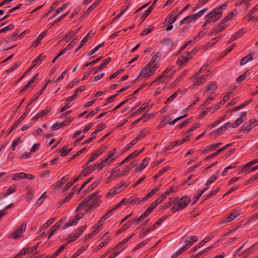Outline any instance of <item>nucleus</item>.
<instances>
[{
	"mask_svg": "<svg viewBox=\"0 0 258 258\" xmlns=\"http://www.w3.org/2000/svg\"><path fill=\"white\" fill-rule=\"evenodd\" d=\"M173 12H171L169 14V17H168V19H169V21H168V23H169V24H173V23H174L176 20L177 19L178 16H179V14H177L176 15H175V16L174 17H172V16L173 15Z\"/></svg>",
	"mask_w": 258,
	"mask_h": 258,
	"instance_id": "28",
	"label": "nucleus"
},
{
	"mask_svg": "<svg viewBox=\"0 0 258 258\" xmlns=\"http://www.w3.org/2000/svg\"><path fill=\"white\" fill-rule=\"evenodd\" d=\"M27 114L25 112L14 123L12 128L9 131L8 134H10L25 118Z\"/></svg>",
	"mask_w": 258,
	"mask_h": 258,
	"instance_id": "15",
	"label": "nucleus"
},
{
	"mask_svg": "<svg viewBox=\"0 0 258 258\" xmlns=\"http://www.w3.org/2000/svg\"><path fill=\"white\" fill-rule=\"evenodd\" d=\"M14 28V25L13 24H11L3 28V29L0 30V33L2 32H5L11 30L13 29Z\"/></svg>",
	"mask_w": 258,
	"mask_h": 258,
	"instance_id": "53",
	"label": "nucleus"
},
{
	"mask_svg": "<svg viewBox=\"0 0 258 258\" xmlns=\"http://www.w3.org/2000/svg\"><path fill=\"white\" fill-rule=\"evenodd\" d=\"M118 95V93H116L110 97H109V98H108L107 99V101L106 102V103H105V105H107L111 102H112L113 101H114L115 98Z\"/></svg>",
	"mask_w": 258,
	"mask_h": 258,
	"instance_id": "55",
	"label": "nucleus"
},
{
	"mask_svg": "<svg viewBox=\"0 0 258 258\" xmlns=\"http://www.w3.org/2000/svg\"><path fill=\"white\" fill-rule=\"evenodd\" d=\"M230 125L231 124L229 122L224 124L222 126L215 131V134L217 135L222 134V133L225 131L228 127H230Z\"/></svg>",
	"mask_w": 258,
	"mask_h": 258,
	"instance_id": "16",
	"label": "nucleus"
},
{
	"mask_svg": "<svg viewBox=\"0 0 258 258\" xmlns=\"http://www.w3.org/2000/svg\"><path fill=\"white\" fill-rule=\"evenodd\" d=\"M12 178L13 180H17L19 179L25 178L24 173L21 172V173H16L14 175V176L12 177Z\"/></svg>",
	"mask_w": 258,
	"mask_h": 258,
	"instance_id": "40",
	"label": "nucleus"
},
{
	"mask_svg": "<svg viewBox=\"0 0 258 258\" xmlns=\"http://www.w3.org/2000/svg\"><path fill=\"white\" fill-rule=\"evenodd\" d=\"M68 175H67L63 176V177H62V178L59 181H57L56 183V186L57 187L62 186L64 184L63 181H67V180L68 179Z\"/></svg>",
	"mask_w": 258,
	"mask_h": 258,
	"instance_id": "36",
	"label": "nucleus"
},
{
	"mask_svg": "<svg viewBox=\"0 0 258 258\" xmlns=\"http://www.w3.org/2000/svg\"><path fill=\"white\" fill-rule=\"evenodd\" d=\"M93 35V34L89 32L87 35L83 39V40L81 41L80 44L78 48L76 50L77 51L78 50L80 49L83 45L88 40V39Z\"/></svg>",
	"mask_w": 258,
	"mask_h": 258,
	"instance_id": "20",
	"label": "nucleus"
},
{
	"mask_svg": "<svg viewBox=\"0 0 258 258\" xmlns=\"http://www.w3.org/2000/svg\"><path fill=\"white\" fill-rule=\"evenodd\" d=\"M103 151L102 148H100L99 150L94 151L91 157L86 163V165H88L90 162L95 160L98 156H99Z\"/></svg>",
	"mask_w": 258,
	"mask_h": 258,
	"instance_id": "11",
	"label": "nucleus"
},
{
	"mask_svg": "<svg viewBox=\"0 0 258 258\" xmlns=\"http://www.w3.org/2000/svg\"><path fill=\"white\" fill-rule=\"evenodd\" d=\"M21 141V138L18 137L15 140H14L11 145V149L13 151H15L16 147L18 145L19 143Z\"/></svg>",
	"mask_w": 258,
	"mask_h": 258,
	"instance_id": "50",
	"label": "nucleus"
},
{
	"mask_svg": "<svg viewBox=\"0 0 258 258\" xmlns=\"http://www.w3.org/2000/svg\"><path fill=\"white\" fill-rule=\"evenodd\" d=\"M68 6V3H65L63 5H62L60 7H59L57 9L56 11V14H58L60 12L66 9Z\"/></svg>",
	"mask_w": 258,
	"mask_h": 258,
	"instance_id": "60",
	"label": "nucleus"
},
{
	"mask_svg": "<svg viewBox=\"0 0 258 258\" xmlns=\"http://www.w3.org/2000/svg\"><path fill=\"white\" fill-rule=\"evenodd\" d=\"M258 121L255 119H252L249 121L245 122L241 127V130L249 132L254 126L257 125L256 123Z\"/></svg>",
	"mask_w": 258,
	"mask_h": 258,
	"instance_id": "7",
	"label": "nucleus"
},
{
	"mask_svg": "<svg viewBox=\"0 0 258 258\" xmlns=\"http://www.w3.org/2000/svg\"><path fill=\"white\" fill-rule=\"evenodd\" d=\"M222 12L219 11L218 8L213 10L206 16L205 18L206 20L203 27H205L210 22H215L219 20L222 16Z\"/></svg>",
	"mask_w": 258,
	"mask_h": 258,
	"instance_id": "2",
	"label": "nucleus"
},
{
	"mask_svg": "<svg viewBox=\"0 0 258 258\" xmlns=\"http://www.w3.org/2000/svg\"><path fill=\"white\" fill-rule=\"evenodd\" d=\"M135 167V165L131 166H125L124 169L120 172L118 175V177L123 176L129 172L131 169H132Z\"/></svg>",
	"mask_w": 258,
	"mask_h": 258,
	"instance_id": "25",
	"label": "nucleus"
},
{
	"mask_svg": "<svg viewBox=\"0 0 258 258\" xmlns=\"http://www.w3.org/2000/svg\"><path fill=\"white\" fill-rule=\"evenodd\" d=\"M45 55H43L42 54H41L39 55L37 57H36L33 61V64L31 66V67L33 68L35 67L36 65L38 64H39L42 60L44 59L45 57Z\"/></svg>",
	"mask_w": 258,
	"mask_h": 258,
	"instance_id": "22",
	"label": "nucleus"
},
{
	"mask_svg": "<svg viewBox=\"0 0 258 258\" xmlns=\"http://www.w3.org/2000/svg\"><path fill=\"white\" fill-rule=\"evenodd\" d=\"M115 150V149L112 150L110 151L109 156L104 159V162L109 163L110 162L113 161L115 160V159L113 158V156L114 155Z\"/></svg>",
	"mask_w": 258,
	"mask_h": 258,
	"instance_id": "18",
	"label": "nucleus"
},
{
	"mask_svg": "<svg viewBox=\"0 0 258 258\" xmlns=\"http://www.w3.org/2000/svg\"><path fill=\"white\" fill-rule=\"evenodd\" d=\"M104 44V43L102 42L101 44H99L98 45H97L93 49H92L89 52H88V55L90 56V55L93 54L99 48L103 46Z\"/></svg>",
	"mask_w": 258,
	"mask_h": 258,
	"instance_id": "34",
	"label": "nucleus"
},
{
	"mask_svg": "<svg viewBox=\"0 0 258 258\" xmlns=\"http://www.w3.org/2000/svg\"><path fill=\"white\" fill-rule=\"evenodd\" d=\"M95 198H99V196L97 195V192H94L89 195L84 200H83L82 201L81 203L77 207L76 211L77 212L79 210L83 209V208H85V204L87 203L89 201L91 200L92 199H94Z\"/></svg>",
	"mask_w": 258,
	"mask_h": 258,
	"instance_id": "5",
	"label": "nucleus"
},
{
	"mask_svg": "<svg viewBox=\"0 0 258 258\" xmlns=\"http://www.w3.org/2000/svg\"><path fill=\"white\" fill-rule=\"evenodd\" d=\"M78 221L75 218H74L73 219L70 220L68 223H66L64 225L63 229H66L69 227L75 225L78 223Z\"/></svg>",
	"mask_w": 258,
	"mask_h": 258,
	"instance_id": "31",
	"label": "nucleus"
},
{
	"mask_svg": "<svg viewBox=\"0 0 258 258\" xmlns=\"http://www.w3.org/2000/svg\"><path fill=\"white\" fill-rule=\"evenodd\" d=\"M219 40L218 37H215L211 40V41L207 43L208 46H211L216 44Z\"/></svg>",
	"mask_w": 258,
	"mask_h": 258,
	"instance_id": "61",
	"label": "nucleus"
},
{
	"mask_svg": "<svg viewBox=\"0 0 258 258\" xmlns=\"http://www.w3.org/2000/svg\"><path fill=\"white\" fill-rule=\"evenodd\" d=\"M20 64H21L20 62H16L15 64L13 66H12L10 68H9L7 71V72L8 73H10V72H12L13 71H14V70H15L16 69L18 68L20 66Z\"/></svg>",
	"mask_w": 258,
	"mask_h": 258,
	"instance_id": "64",
	"label": "nucleus"
},
{
	"mask_svg": "<svg viewBox=\"0 0 258 258\" xmlns=\"http://www.w3.org/2000/svg\"><path fill=\"white\" fill-rule=\"evenodd\" d=\"M200 126V124L199 122L195 123L187 131V133L192 132L198 128Z\"/></svg>",
	"mask_w": 258,
	"mask_h": 258,
	"instance_id": "62",
	"label": "nucleus"
},
{
	"mask_svg": "<svg viewBox=\"0 0 258 258\" xmlns=\"http://www.w3.org/2000/svg\"><path fill=\"white\" fill-rule=\"evenodd\" d=\"M154 27L152 25L150 26L148 28L145 29L142 33L141 35H146L150 33L154 29Z\"/></svg>",
	"mask_w": 258,
	"mask_h": 258,
	"instance_id": "52",
	"label": "nucleus"
},
{
	"mask_svg": "<svg viewBox=\"0 0 258 258\" xmlns=\"http://www.w3.org/2000/svg\"><path fill=\"white\" fill-rule=\"evenodd\" d=\"M235 213H236V211H233L231 213L225 216V217L224 218V219L221 221V223L225 224V223L230 222L232 221V220H233L235 218L237 217L239 215V213L235 214Z\"/></svg>",
	"mask_w": 258,
	"mask_h": 258,
	"instance_id": "9",
	"label": "nucleus"
},
{
	"mask_svg": "<svg viewBox=\"0 0 258 258\" xmlns=\"http://www.w3.org/2000/svg\"><path fill=\"white\" fill-rule=\"evenodd\" d=\"M67 246V243H63L57 250H56L54 252V253L51 256L50 258H55Z\"/></svg>",
	"mask_w": 258,
	"mask_h": 258,
	"instance_id": "23",
	"label": "nucleus"
},
{
	"mask_svg": "<svg viewBox=\"0 0 258 258\" xmlns=\"http://www.w3.org/2000/svg\"><path fill=\"white\" fill-rule=\"evenodd\" d=\"M208 74L204 75H199V74H195L190 78L192 82V88H195L197 86L204 84L206 82V78Z\"/></svg>",
	"mask_w": 258,
	"mask_h": 258,
	"instance_id": "4",
	"label": "nucleus"
},
{
	"mask_svg": "<svg viewBox=\"0 0 258 258\" xmlns=\"http://www.w3.org/2000/svg\"><path fill=\"white\" fill-rule=\"evenodd\" d=\"M27 189L28 191L26 195V199L27 202H29L32 198L33 193L31 188L27 187Z\"/></svg>",
	"mask_w": 258,
	"mask_h": 258,
	"instance_id": "41",
	"label": "nucleus"
},
{
	"mask_svg": "<svg viewBox=\"0 0 258 258\" xmlns=\"http://www.w3.org/2000/svg\"><path fill=\"white\" fill-rule=\"evenodd\" d=\"M198 240V237L196 236H190L189 238V240H187L185 241V244L189 247L192 245L194 242H197Z\"/></svg>",
	"mask_w": 258,
	"mask_h": 258,
	"instance_id": "21",
	"label": "nucleus"
},
{
	"mask_svg": "<svg viewBox=\"0 0 258 258\" xmlns=\"http://www.w3.org/2000/svg\"><path fill=\"white\" fill-rule=\"evenodd\" d=\"M189 59L188 57H182L181 58L177 60L176 63L179 66L182 65L184 63L187 62Z\"/></svg>",
	"mask_w": 258,
	"mask_h": 258,
	"instance_id": "46",
	"label": "nucleus"
},
{
	"mask_svg": "<svg viewBox=\"0 0 258 258\" xmlns=\"http://www.w3.org/2000/svg\"><path fill=\"white\" fill-rule=\"evenodd\" d=\"M54 221V218H51L48 220L46 222H45L43 226L41 227L40 228V231H43L46 229L48 227H49L50 225L52 224Z\"/></svg>",
	"mask_w": 258,
	"mask_h": 258,
	"instance_id": "29",
	"label": "nucleus"
},
{
	"mask_svg": "<svg viewBox=\"0 0 258 258\" xmlns=\"http://www.w3.org/2000/svg\"><path fill=\"white\" fill-rule=\"evenodd\" d=\"M158 67L159 66H155V64L153 65L152 63H148L142 69L141 73L139 74L137 79L141 76H143L145 78L152 76Z\"/></svg>",
	"mask_w": 258,
	"mask_h": 258,
	"instance_id": "3",
	"label": "nucleus"
},
{
	"mask_svg": "<svg viewBox=\"0 0 258 258\" xmlns=\"http://www.w3.org/2000/svg\"><path fill=\"white\" fill-rule=\"evenodd\" d=\"M66 219V218H62L61 220H60L59 221V222H56L53 226L51 227V229H54L55 231H56V230H57V229H58V228L60 227V226L61 224L63 222H64V221H65Z\"/></svg>",
	"mask_w": 258,
	"mask_h": 258,
	"instance_id": "44",
	"label": "nucleus"
},
{
	"mask_svg": "<svg viewBox=\"0 0 258 258\" xmlns=\"http://www.w3.org/2000/svg\"><path fill=\"white\" fill-rule=\"evenodd\" d=\"M254 55V53H250L246 56L243 57L240 61V65L242 66L245 64L246 63H247L248 62L251 61L252 60H253V56Z\"/></svg>",
	"mask_w": 258,
	"mask_h": 258,
	"instance_id": "14",
	"label": "nucleus"
},
{
	"mask_svg": "<svg viewBox=\"0 0 258 258\" xmlns=\"http://www.w3.org/2000/svg\"><path fill=\"white\" fill-rule=\"evenodd\" d=\"M71 150V149H69V146L68 145L63 146L59 150L60 156L62 157L66 156L69 153Z\"/></svg>",
	"mask_w": 258,
	"mask_h": 258,
	"instance_id": "24",
	"label": "nucleus"
},
{
	"mask_svg": "<svg viewBox=\"0 0 258 258\" xmlns=\"http://www.w3.org/2000/svg\"><path fill=\"white\" fill-rule=\"evenodd\" d=\"M243 35V31L242 29H240L234 36H233L229 40L228 43H231L233 41L235 40L238 38L240 37Z\"/></svg>",
	"mask_w": 258,
	"mask_h": 258,
	"instance_id": "26",
	"label": "nucleus"
},
{
	"mask_svg": "<svg viewBox=\"0 0 258 258\" xmlns=\"http://www.w3.org/2000/svg\"><path fill=\"white\" fill-rule=\"evenodd\" d=\"M106 163L108 164L107 162H104V160H103L101 162L96 163L95 164V168H96V169H101L105 165V164Z\"/></svg>",
	"mask_w": 258,
	"mask_h": 258,
	"instance_id": "48",
	"label": "nucleus"
},
{
	"mask_svg": "<svg viewBox=\"0 0 258 258\" xmlns=\"http://www.w3.org/2000/svg\"><path fill=\"white\" fill-rule=\"evenodd\" d=\"M154 195V194L153 191H150L149 193L147 194V195L145 197H144L141 200V202H142L143 203L144 202H145L146 200L152 197Z\"/></svg>",
	"mask_w": 258,
	"mask_h": 258,
	"instance_id": "58",
	"label": "nucleus"
},
{
	"mask_svg": "<svg viewBox=\"0 0 258 258\" xmlns=\"http://www.w3.org/2000/svg\"><path fill=\"white\" fill-rule=\"evenodd\" d=\"M207 189H208V187H206V188H204L203 190H201L200 191V192L199 193V194L194 197L192 204H195L196 203V202L199 199V198L201 197V196L203 194V193L207 190Z\"/></svg>",
	"mask_w": 258,
	"mask_h": 258,
	"instance_id": "38",
	"label": "nucleus"
},
{
	"mask_svg": "<svg viewBox=\"0 0 258 258\" xmlns=\"http://www.w3.org/2000/svg\"><path fill=\"white\" fill-rule=\"evenodd\" d=\"M48 83H46L45 85L42 88V89L33 96L32 101L36 100L38 97L42 93V92L45 89Z\"/></svg>",
	"mask_w": 258,
	"mask_h": 258,
	"instance_id": "32",
	"label": "nucleus"
},
{
	"mask_svg": "<svg viewBox=\"0 0 258 258\" xmlns=\"http://www.w3.org/2000/svg\"><path fill=\"white\" fill-rule=\"evenodd\" d=\"M144 148L142 149L139 151H135L132 153H131L130 155H128L132 159L137 156L139 155L140 153H141L144 150Z\"/></svg>",
	"mask_w": 258,
	"mask_h": 258,
	"instance_id": "63",
	"label": "nucleus"
},
{
	"mask_svg": "<svg viewBox=\"0 0 258 258\" xmlns=\"http://www.w3.org/2000/svg\"><path fill=\"white\" fill-rule=\"evenodd\" d=\"M79 237V235H77V234H72L67 238V244L70 243L72 242L75 241Z\"/></svg>",
	"mask_w": 258,
	"mask_h": 258,
	"instance_id": "43",
	"label": "nucleus"
},
{
	"mask_svg": "<svg viewBox=\"0 0 258 258\" xmlns=\"http://www.w3.org/2000/svg\"><path fill=\"white\" fill-rule=\"evenodd\" d=\"M16 190V188L15 187H10L7 191L4 194L3 197H6L11 194L14 192Z\"/></svg>",
	"mask_w": 258,
	"mask_h": 258,
	"instance_id": "37",
	"label": "nucleus"
},
{
	"mask_svg": "<svg viewBox=\"0 0 258 258\" xmlns=\"http://www.w3.org/2000/svg\"><path fill=\"white\" fill-rule=\"evenodd\" d=\"M217 88V86L216 83H212L208 85L207 87L205 92H208L209 91H215Z\"/></svg>",
	"mask_w": 258,
	"mask_h": 258,
	"instance_id": "39",
	"label": "nucleus"
},
{
	"mask_svg": "<svg viewBox=\"0 0 258 258\" xmlns=\"http://www.w3.org/2000/svg\"><path fill=\"white\" fill-rule=\"evenodd\" d=\"M256 247V244L252 245L250 247L248 248L246 250H245L243 252H242L239 256H244L246 257L248 254L252 253V252L254 250V248Z\"/></svg>",
	"mask_w": 258,
	"mask_h": 258,
	"instance_id": "17",
	"label": "nucleus"
},
{
	"mask_svg": "<svg viewBox=\"0 0 258 258\" xmlns=\"http://www.w3.org/2000/svg\"><path fill=\"white\" fill-rule=\"evenodd\" d=\"M26 228V224L25 223H23L21 225L18 226L12 235L14 239H17L19 237L21 236V234L25 231Z\"/></svg>",
	"mask_w": 258,
	"mask_h": 258,
	"instance_id": "8",
	"label": "nucleus"
},
{
	"mask_svg": "<svg viewBox=\"0 0 258 258\" xmlns=\"http://www.w3.org/2000/svg\"><path fill=\"white\" fill-rule=\"evenodd\" d=\"M136 202H138L139 204L143 203L141 202V200L139 198H136L135 196L130 197L127 201V203L130 204H134Z\"/></svg>",
	"mask_w": 258,
	"mask_h": 258,
	"instance_id": "33",
	"label": "nucleus"
},
{
	"mask_svg": "<svg viewBox=\"0 0 258 258\" xmlns=\"http://www.w3.org/2000/svg\"><path fill=\"white\" fill-rule=\"evenodd\" d=\"M161 56V54L159 52H157L155 53L151 60V61L149 62V63H152V64H155V66H158V64L156 61L157 59L159 58Z\"/></svg>",
	"mask_w": 258,
	"mask_h": 258,
	"instance_id": "19",
	"label": "nucleus"
},
{
	"mask_svg": "<svg viewBox=\"0 0 258 258\" xmlns=\"http://www.w3.org/2000/svg\"><path fill=\"white\" fill-rule=\"evenodd\" d=\"M190 201V198L188 196H184L180 199L176 198L172 201L173 204L171 210L174 212L181 210L186 208Z\"/></svg>",
	"mask_w": 258,
	"mask_h": 258,
	"instance_id": "1",
	"label": "nucleus"
},
{
	"mask_svg": "<svg viewBox=\"0 0 258 258\" xmlns=\"http://www.w3.org/2000/svg\"><path fill=\"white\" fill-rule=\"evenodd\" d=\"M111 58L110 57H108L106 59H104L103 63L101 64L99 67L96 68L95 73H98L99 72L103 70L104 68H105L107 64L111 61Z\"/></svg>",
	"mask_w": 258,
	"mask_h": 258,
	"instance_id": "12",
	"label": "nucleus"
},
{
	"mask_svg": "<svg viewBox=\"0 0 258 258\" xmlns=\"http://www.w3.org/2000/svg\"><path fill=\"white\" fill-rule=\"evenodd\" d=\"M95 198H99V196L97 195V192H94L89 195L84 200H83L82 201L81 203L77 207L76 211L77 212L79 210L83 209V208H85V204L87 203L89 201L91 200L92 199H94Z\"/></svg>",
	"mask_w": 258,
	"mask_h": 258,
	"instance_id": "6",
	"label": "nucleus"
},
{
	"mask_svg": "<svg viewBox=\"0 0 258 258\" xmlns=\"http://www.w3.org/2000/svg\"><path fill=\"white\" fill-rule=\"evenodd\" d=\"M192 21V19L190 17V16H188L183 19L180 23V25H182L184 23L186 24H189Z\"/></svg>",
	"mask_w": 258,
	"mask_h": 258,
	"instance_id": "45",
	"label": "nucleus"
},
{
	"mask_svg": "<svg viewBox=\"0 0 258 258\" xmlns=\"http://www.w3.org/2000/svg\"><path fill=\"white\" fill-rule=\"evenodd\" d=\"M258 178V174L257 173L256 175L250 177L248 180L246 181L244 183L245 185H247L251 183L252 182L256 180Z\"/></svg>",
	"mask_w": 258,
	"mask_h": 258,
	"instance_id": "51",
	"label": "nucleus"
},
{
	"mask_svg": "<svg viewBox=\"0 0 258 258\" xmlns=\"http://www.w3.org/2000/svg\"><path fill=\"white\" fill-rule=\"evenodd\" d=\"M119 192V190L116 189L115 188H114L113 189H111L109 191V192L107 194V196L113 197Z\"/></svg>",
	"mask_w": 258,
	"mask_h": 258,
	"instance_id": "54",
	"label": "nucleus"
},
{
	"mask_svg": "<svg viewBox=\"0 0 258 258\" xmlns=\"http://www.w3.org/2000/svg\"><path fill=\"white\" fill-rule=\"evenodd\" d=\"M46 32L44 31L41 34H40L37 38L36 40L34 42L35 46L39 44L40 43V41L42 39H43L46 35Z\"/></svg>",
	"mask_w": 258,
	"mask_h": 258,
	"instance_id": "30",
	"label": "nucleus"
},
{
	"mask_svg": "<svg viewBox=\"0 0 258 258\" xmlns=\"http://www.w3.org/2000/svg\"><path fill=\"white\" fill-rule=\"evenodd\" d=\"M244 120V118H239L237 119L232 124L233 128H236L240 125L242 122Z\"/></svg>",
	"mask_w": 258,
	"mask_h": 258,
	"instance_id": "47",
	"label": "nucleus"
},
{
	"mask_svg": "<svg viewBox=\"0 0 258 258\" xmlns=\"http://www.w3.org/2000/svg\"><path fill=\"white\" fill-rule=\"evenodd\" d=\"M91 203L89 205L85 204V207H88V210H90L93 209L94 208L97 207L99 206L101 203V201L100 200V198H95L94 199L91 200Z\"/></svg>",
	"mask_w": 258,
	"mask_h": 258,
	"instance_id": "10",
	"label": "nucleus"
},
{
	"mask_svg": "<svg viewBox=\"0 0 258 258\" xmlns=\"http://www.w3.org/2000/svg\"><path fill=\"white\" fill-rule=\"evenodd\" d=\"M95 170H96V168H95V165L94 166H92L91 165H86V164L85 168L83 170H84L83 176H86L89 173H90L91 172H92L93 171H95Z\"/></svg>",
	"mask_w": 258,
	"mask_h": 258,
	"instance_id": "13",
	"label": "nucleus"
},
{
	"mask_svg": "<svg viewBox=\"0 0 258 258\" xmlns=\"http://www.w3.org/2000/svg\"><path fill=\"white\" fill-rule=\"evenodd\" d=\"M211 110L210 107L206 108L203 111H202L200 114L198 118H202L204 117Z\"/></svg>",
	"mask_w": 258,
	"mask_h": 258,
	"instance_id": "59",
	"label": "nucleus"
},
{
	"mask_svg": "<svg viewBox=\"0 0 258 258\" xmlns=\"http://www.w3.org/2000/svg\"><path fill=\"white\" fill-rule=\"evenodd\" d=\"M150 160L149 157L145 158L142 161L141 167H140V170H142L143 169H145L147 166L148 164L149 161Z\"/></svg>",
	"mask_w": 258,
	"mask_h": 258,
	"instance_id": "42",
	"label": "nucleus"
},
{
	"mask_svg": "<svg viewBox=\"0 0 258 258\" xmlns=\"http://www.w3.org/2000/svg\"><path fill=\"white\" fill-rule=\"evenodd\" d=\"M48 112V110H43L40 111V112L38 113L37 114H36L33 120H36L39 118L40 117H44L47 113Z\"/></svg>",
	"mask_w": 258,
	"mask_h": 258,
	"instance_id": "27",
	"label": "nucleus"
},
{
	"mask_svg": "<svg viewBox=\"0 0 258 258\" xmlns=\"http://www.w3.org/2000/svg\"><path fill=\"white\" fill-rule=\"evenodd\" d=\"M29 252V248H24L23 252L20 251L17 255H15L14 258H20L21 255L27 254Z\"/></svg>",
	"mask_w": 258,
	"mask_h": 258,
	"instance_id": "57",
	"label": "nucleus"
},
{
	"mask_svg": "<svg viewBox=\"0 0 258 258\" xmlns=\"http://www.w3.org/2000/svg\"><path fill=\"white\" fill-rule=\"evenodd\" d=\"M210 239L211 238L210 237H206L203 240H202L199 243V245L196 246L194 247L193 251H195L197 250L198 248H200V246H203L205 243L208 242L210 240Z\"/></svg>",
	"mask_w": 258,
	"mask_h": 258,
	"instance_id": "35",
	"label": "nucleus"
},
{
	"mask_svg": "<svg viewBox=\"0 0 258 258\" xmlns=\"http://www.w3.org/2000/svg\"><path fill=\"white\" fill-rule=\"evenodd\" d=\"M251 100H248L243 104H241L240 105L237 106L235 107L234 109H232V111H237L238 110L240 109L242 107H245V106L247 105L249 103L251 102Z\"/></svg>",
	"mask_w": 258,
	"mask_h": 258,
	"instance_id": "49",
	"label": "nucleus"
},
{
	"mask_svg": "<svg viewBox=\"0 0 258 258\" xmlns=\"http://www.w3.org/2000/svg\"><path fill=\"white\" fill-rule=\"evenodd\" d=\"M178 94L177 91L175 92L173 94L171 95L169 97L167 98V99L165 101V104L168 103L169 102L172 101L174 99Z\"/></svg>",
	"mask_w": 258,
	"mask_h": 258,
	"instance_id": "56",
	"label": "nucleus"
}]
</instances>
